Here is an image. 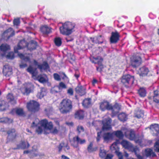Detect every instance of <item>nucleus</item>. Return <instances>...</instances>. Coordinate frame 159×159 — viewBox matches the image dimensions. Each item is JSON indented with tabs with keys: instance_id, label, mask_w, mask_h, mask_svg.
<instances>
[{
	"instance_id": "f257e3e1",
	"label": "nucleus",
	"mask_w": 159,
	"mask_h": 159,
	"mask_svg": "<svg viewBox=\"0 0 159 159\" xmlns=\"http://www.w3.org/2000/svg\"><path fill=\"white\" fill-rule=\"evenodd\" d=\"M35 125L37 126L36 131L39 134L42 133L45 129L50 131L53 127L52 123L51 122H48L46 119L43 120L39 122L38 119H36L35 121L33 122L32 126Z\"/></svg>"
},
{
	"instance_id": "f03ea898",
	"label": "nucleus",
	"mask_w": 159,
	"mask_h": 159,
	"mask_svg": "<svg viewBox=\"0 0 159 159\" xmlns=\"http://www.w3.org/2000/svg\"><path fill=\"white\" fill-rule=\"evenodd\" d=\"M72 107V103L70 100L65 99L60 103L59 110L62 113L66 114L70 111Z\"/></svg>"
},
{
	"instance_id": "7ed1b4c3",
	"label": "nucleus",
	"mask_w": 159,
	"mask_h": 159,
	"mask_svg": "<svg viewBox=\"0 0 159 159\" xmlns=\"http://www.w3.org/2000/svg\"><path fill=\"white\" fill-rule=\"evenodd\" d=\"M75 27V25L70 22H67L62 25L60 28L61 34L64 35H69L71 34Z\"/></svg>"
},
{
	"instance_id": "20e7f679",
	"label": "nucleus",
	"mask_w": 159,
	"mask_h": 159,
	"mask_svg": "<svg viewBox=\"0 0 159 159\" xmlns=\"http://www.w3.org/2000/svg\"><path fill=\"white\" fill-rule=\"evenodd\" d=\"M123 132L125 133V135L126 138L131 140H134L137 143L140 144L142 140L141 139H135V134L134 131L131 129H125Z\"/></svg>"
},
{
	"instance_id": "39448f33",
	"label": "nucleus",
	"mask_w": 159,
	"mask_h": 159,
	"mask_svg": "<svg viewBox=\"0 0 159 159\" xmlns=\"http://www.w3.org/2000/svg\"><path fill=\"white\" fill-rule=\"evenodd\" d=\"M27 107L29 111L32 112L37 111L39 109V103L34 100L30 101L27 103Z\"/></svg>"
},
{
	"instance_id": "423d86ee",
	"label": "nucleus",
	"mask_w": 159,
	"mask_h": 159,
	"mask_svg": "<svg viewBox=\"0 0 159 159\" xmlns=\"http://www.w3.org/2000/svg\"><path fill=\"white\" fill-rule=\"evenodd\" d=\"M134 80V77L129 75H124L121 79V82L126 87H128L129 85L133 84Z\"/></svg>"
},
{
	"instance_id": "0eeeda50",
	"label": "nucleus",
	"mask_w": 159,
	"mask_h": 159,
	"mask_svg": "<svg viewBox=\"0 0 159 159\" xmlns=\"http://www.w3.org/2000/svg\"><path fill=\"white\" fill-rule=\"evenodd\" d=\"M121 144L124 147L134 152L136 154L139 152V149L136 146L134 147L132 144L127 141L123 140Z\"/></svg>"
},
{
	"instance_id": "6e6552de",
	"label": "nucleus",
	"mask_w": 159,
	"mask_h": 159,
	"mask_svg": "<svg viewBox=\"0 0 159 159\" xmlns=\"http://www.w3.org/2000/svg\"><path fill=\"white\" fill-rule=\"evenodd\" d=\"M111 120L110 117L104 119L102 121V129L104 130H108L111 128Z\"/></svg>"
},
{
	"instance_id": "1a4fd4ad",
	"label": "nucleus",
	"mask_w": 159,
	"mask_h": 159,
	"mask_svg": "<svg viewBox=\"0 0 159 159\" xmlns=\"http://www.w3.org/2000/svg\"><path fill=\"white\" fill-rule=\"evenodd\" d=\"M3 73L6 77H9L12 75V69L8 65H6L3 66Z\"/></svg>"
},
{
	"instance_id": "9d476101",
	"label": "nucleus",
	"mask_w": 159,
	"mask_h": 159,
	"mask_svg": "<svg viewBox=\"0 0 159 159\" xmlns=\"http://www.w3.org/2000/svg\"><path fill=\"white\" fill-rule=\"evenodd\" d=\"M14 34V31L11 28H10L4 32L3 34V36L4 39H5V37H7V39H8L11 37L13 36Z\"/></svg>"
},
{
	"instance_id": "9b49d317",
	"label": "nucleus",
	"mask_w": 159,
	"mask_h": 159,
	"mask_svg": "<svg viewBox=\"0 0 159 159\" xmlns=\"http://www.w3.org/2000/svg\"><path fill=\"white\" fill-rule=\"evenodd\" d=\"M7 133L8 134L7 139L9 141L13 140L16 136L15 130L14 129H10L7 131Z\"/></svg>"
},
{
	"instance_id": "f8f14e48",
	"label": "nucleus",
	"mask_w": 159,
	"mask_h": 159,
	"mask_svg": "<svg viewBox=\"0 0 159 159\" xmlns=\"http://www.w3.org/2000/svg\"><path fill=\"white\" fill-rule=\"evenodd\" d=\"M100 109L102 111H104L106 109L111 110L112 106L107 101H103L100 103Z\"/></svg>"
},
{
	"instance_id": "ddd939ff",
	"label": "nucleus",
	"mask_w": 159,
	"mask_h": 159,
	"mask_svg": "<svg viewBox=\"0 0 159 159\" xmlns=\"http://www.w3.org/2000/svg\"><path fill=\"white\" fill-rule=\"evenodd\" d=\"M120 35L119 33L117 32H112L110 38V41L112 43H117L119 40Z\"/></svg>"
},
{
	"instance_id": "4468645a",
	"label": "nucleus",
	"mask_w": 159,
	"mask_h": 159,
	"mask_svg": "<svg viewBox=\"0 0 159 159\" xmlns=\"http://www.w3.org/2000/svg\"><path fill=\"white\" fill-rule=\"evenodd\" d=\"M141 58L140 57H136L131 58V64L134 67L139 66L141 64Z\"/></svg>"
},
{
	"instance_id": "2eb2a0df",
	"label": "nucleus",
	"mask_w": 159,
	"mask_h": 159,
	"mask_svg": "<svg viewBox=\"0 0 159 159\" xmlns=\"http://www.w3.org/2000/svg\"><path fill=\"white\" fill-rule=\"evenodd\" d=\"M21 92L23 94H28L31 92L30 85V84H25L20 89Z\"/></svg>"
},
{
	"instance_id": "dca6fc26",
	"label": "nucleus",
	"mask_w": 159,
	"mask_h": 159,
	"mask_svg": "<svg viewBox=\"0 0 159 159\" xmlns=\"http://www.w3.org/2000/svg\"><path fill=\"white\" fill-rule=\"evenodd\" d=\"M58 151L60 152L61 151L62 148H63L65 152L69 150L70 148L68 143H65L64 142H61L60 143L58 147Z\"/></svg>"
},
{
	"instance_id": "f3484780",
	"label": "nucleus",
	"mask_w": 159,
	"mask_h": 159,
	"mask_svg": "<svg viewBox=\"0 0 159 159\" xmlns=\"http://www.w3.org/2000/svg\"><path fill=\"white\" fill-rule=\"evenodd\" d=\"M120 109V106L118 103H116L112 107L111 110H112L111 116L113 117L116 115L118 112L119 111Z\"/></svg>"
},
{
	"instance_id": "a211bd4d",
	"label": "nucleus",
	"mask_w": 159,
	"mask_h": 159,
	"mask_svg": "<svg viewBox=\"0 0 159 159\" xmlns=\"http://www.w3.org/2000/svg\"><path fill=\"white\" fill-rule=\"evenodd\" d=\"M150 129L152 131L154 135H157L159 134V125L157 124L152 125L150 126Z\"/></svg>"
},
{
	"instance_id": "6ab92c4d",
	"label": "nucleus",
	"mask_w": 159,
	"mask_h": 159,
	"mask_svg": "<svg viewBox=\"0 0 159 159\" xmlns=\"http://www.w3.org/2000/svg\"><path fill=\"white\" fill-rule=\"evenodd\" d=\"M86 88L82 86H78L75 88L76 93L81 96L84 95L86 93Z\"/></svg>"
},
{
	"instance_id": "aec40b11",
	"label": "nucleus",
	"mask_w": 159,
	"mask_h": 159,
	"mask_svg": "<svg viewBox=\"0 0 159 159\" xmlns=\"http://www.w3.org/2000/svg\"><path fill=\"white\" fill-rule=\"evenodd\" d=\"M91 39L92 41L94 43L99 44L103 43L104 42L105 43H106V41H104L103 38L102 37L101 35L95 37L93 38H91Z\"/></svg>"
},
{
	"instance_id": "412c9836",
	"label": "nucleus",
	"mask_w": 159,
	"mask_h": 159,
	"mask_svg": "<svg viewBox=\"0 0 159 159\" xmlns=\"http://www.w3.org/2000/svg\"><path fill=\"white\" fill-rule=\"evenodd\" d=\"M47 76L44 74L40 75L37 76L36 75V77L34 78V79L38 80L39 82L41 83H44L46 81Z\"/></svg>"
},
{
	"instance_id": "4be33fe9",
	"label": "nucleus",
	"mask_w": 159,
	"mask_h": 159,
	"mask_svg": "<svg viewBox=\"0 0 159 159\" xmlns=\"http://www.w3.org/2000/svg\"><path fill=\"white\" fill-rule=\"evenodd\" d=\"M149 71L148 69L145 67H143L139 69V74L140 76H144L147 75Z\"/></svg>"
},
{
	"instance_id": "5701e85b",
	"label": "nucleus",
	"mask_w": 159,
	"mask_h": 159,
	"mask_svg": "<svg viewBox=\"0 0 159 159\" xmlns=\"http://www.w3.org/2000/svg\"><path fill=\"white\" fill-rule=\"evenodd\" d=\"M26 45V42L24 40L20 41L17 47L14 48V52L16 53L18 52V50L22 48Z\"/></svg>"
},
{
	"instance_id": "b1692460",
	"label": "nucleus",
	"mask_w": 159,
	"mask_h": 159,
	"mask_svg": "<svg viewBox=\"0 0 159 159\" xmlns=\"http://www.w3.org/2000/svg\"><path fill=\"white\" fill-rule=\"evenodd\" d=\"M11 113L12 114H16L20 116H22L24 114L23 109L20 108H17L13 109L11 111Z\"/></svg>"
},
{
	"instance_id": "393cba45",
	"label": "nucleus",
	"mask_w": 159,
	"mask_h": 159,
	"mask_svg": "<svg viewBox=\"0 0 159 159\" xmlns=\"http://www.w3.org/2000/svg\"><path fill=\"white\" fill-rule=\"evenodd\" d=\"M37 46V42L35 41L32 40L28 44L27 47L29 50L32 51L35 49Z\"/></svg>"
},
{
	"instance_id": "a878e982",
	"label": "nucleus",
	"mask_w": 159,
	"mask_h": 159,
	"mask_svg": "<svg viewBox=\"0 0 159 159\" xmlns=\"http://www.w3.org/2000/svg\"><path fill=\"white\" fill-rule=\"evenodd\" d=\"M27 70L28 72L32 75V76L33 78L37 75L38 72L36 71V69L34 68L31 66H30Z\"/></svg>"
},
{
	"instance_id": "bb28decb",
	"label": "nucleus",
	"mask_w": 159,
	"mask_h": 159,
	"mask_svg": "<svg viewBox=\"0 0 159 159\" xmlns=\"http://www.w3.org/2000/svg\"><path fill=\"white\" fill-rule=\"evenodd\" d=\"M30 145L28 143L27 141H22L17 146V149H25L29 147Z\"/></svg>"
},
{
	"instance_id": "cd10ccee",
	"label": "nucleus",
	"mask_w": 159,
	"mask_h": 159,
	"mask_svg": "<svg viewBox=\"0 0 159 159\" xmlns=\"http://www.w3.org/2000/svg\"><path fill=\"white\" fill-rule=\"evenodd\" d=\"M40 30L41 32L44 34H48L51 31V28L46 25H44L41 27Z\"/></svg>"
},
{
	"instance_id": "c85d7f7f",
	"label": "nucleus",
	"mask_w": 159,
	"mask_h": 159,
	"mask_svg": "<svg viewBox=\"0 0 159 159\" xmlns=\"http://www.w3.org/2000/svg\"><path fill=\"white\" fill-rule=\"evenodd\" d=\"M135 116L138 118H140L143 117L144 115L143 111L140 109L136 110L134 113Z\"/></svg>"
},
{
	"instance_id": "c756f323",
	"label": "nucleus",
	"mask_w": 159,
	"mask_h": 159,
	"mask_svg": "<svg viewBox=\"0 0 159 159\" xmlns=\"http://www.w3.org/2000/svg\"><path fill=\"white\" fill-rule=\"evenodd\" d=\"M46 94V89L44 88L40 89V90L37 95L38 98L41 99L43 98Z\"/></svg>"
},
{
	"instance_id": "7c9ffc66",
	"label": "nucleus",
	"mask_w": 159,
	"mask_h": 159,
	"mask_svg": "<svg viewBox=\"0 0 159 159\" xmlns=\"http://www.w3.org/2000/svg\"><path fill=\"white\" fill-rule=\"evenodd\" d=\"M57 125L59 126V123L58 122H57L56 123ZM59 126H58V127H52V128L50 130V133L55 134H57L59 131Z\"/></svg>"
},
{
	"instance_id": "2f4dec72",
	"label": "nucleus",
	"mask_w": 159,
	"mask_h": 159,
	"mask_svg": "<svg viewBox=\"0 0 159 159\" xmlns=\"http://www.w3.org/2000/svg\"><path fill=\"white\" fill-rule=\"evenodd\" d=\"M83 106L85 107H89L91 105V99L90 98H86L82 102Z\"/></svg>"
},
{
	"instance_id": "473e14b6",
	"label": "nucleus",
	"mask_w": 159,
	"mask_h": 159,
	"mask_svg": "<svg viewBox=\"0 0 159 159\" xmlns=\"http://www.w3.org/2000/svg\"><path fill=\"white\" fill-rule=\"evenodd\" d=\"M8 107L7 103L3 100L0 99V110L3 111Z\"/></svg>"
},
{
	"instance_id": "72a5a7b5",
	"label": "nucleus",
	"mask_w": 159,
	"mask_h": 159,
	"mask_svg": "<svg viewBox=\"0 0 159 159\" xmlns=\"http://www.w3.org/2000/svg\"><path fill=\"white\" fill-rule=\"evenodd\" d=\"M103 138L105 141L108 140L112 139L113 138V134L108 133H105L103 136Z\"/></svg>"
},
{
	"instance_id": "f704fd0d",
	"label": "nucleus",
	"mask_w": 159,
	"mask_h": 159,
	"mask_svg": "<svg viewBox=\"0 0 159 159\" xmlns=\"http://www.w3.org/2000/svg\"><path fill=\"white\" fill-rule=\"evenodd\" d=\"M84 112L82 110H80L76 112L75 113V116L76 118L81 119L84 117Z\"/></svg>"
},
{
	"instance_id": "c9c22d12",
	"label": "nucleus",
	"mask_w": 159,
	"mask_h": 159,
	"mask_svg": "<svg viewBox=\"0 0 159 159\" xmlns=\"http://www.w3.org/2000/svg\"><path fill=\"white\" fill-rule=\"evenodd\" d=\"M10 49V46L6 44H2L0 46L1 51L3 52H5Z\"/></svg>"
},
{
	"instance_id": "e433bc0d",
	"label": "nucleus",
	"mask_w": 159,
	"mask_h": 159,
	"mask_svg": "<svg viewBox=\"0 0 159 159\" xmlns=\"http://www.w3.org/2000/svg\"><path fill=\"white\" fill-rule=\"evenodd\" d=\"M38 67L41 70H47L49 68L48 64L45 62H43L42 65H38Z\"/></svg>"
},
{
	"instance_id": "4c0bfd02",
	"label": "nucleus",
	"mask_w": 159,
	"mask_h": 159,
	"mask_svg": "<svg viewBox=\"0 0 159 159\" xmlns=\"http://www.w3.org/2000/svg\"><path fill=\"white\" fill-rule=\"evenodd\" d=\"M24 154L30 153V154L31 155V156L33 157H36L39 155L38 152L37 150H35V151H34L33 150L32 151L29 150L25 151L24 152Z\"/></svg>"
},
{
	"instance_id": "58836bf2",
	"label": "nucleus",
	"mask_w": 159,
	"mask_h": 159,
	"mask_svg": "<svg viewBox=\"0 0 159 159\" xmlns=\"http://www.w3.org/2000/svg\"><path fill=\"white\" fill-rule=\"evenodd\" d=\"M145 154L147 157H149L151 155L153 157L155 156V154L153 153L152 150L150 148L147 149L145 150Z\"/></svg>"
},
{
	"instance_id": "ea45409f",
	"label": "nucleus",
	"mask_w": 159,
	"mask_h": 159,
	"mask_svg": "<svg viewBox=\"0 0 159 159\" xmlns=\"http://www.w3.org/2000/svg\"><path fill=\"white\" fill-rule=\"evenodd\" d=\"M138 93L140 96L144 97L146 95V91L144 88H140L138 91Z\"/></svg>"
},
{
	"instance_id": "a19ab883",
	"label": "nucleus",
	"mask_w": 159,
	"mask_h": 159,
	"mask_svg": "<svg viewBox=\"0 0 159 159\" xmlns=\"http://www.w3.org/2000/svg\"><path fill=\"white\" fill-rule=\"evenodd\" d=\"M113 135H115L120 139L122 138L123 136V132L120 130H118L113 132Z\"/></svg>"
},
{
	"instance_id": "79ce46f5",
	"label": "nucleus",
	"mask_w": 159,
	"mask_h": 159,
	"mask_svg": "<svg viewBox=\"0 0 159 159\" xmlns=\"http://www.w3.org/2000/svg\"><path fill=\"white\" fill-rule=\"evenodd\" d=\"M118 118L120 121H126L127 119V116L124 113H122L119 114L118 116Z\"/></svg>"
},
{
	"instance_id": "37998d69",
	"label": "nucleus",
	"mask_w": 159,
	"mask_h": 159,
	"mask_svg": "<svg viewBox=\"0 0 159 159\" xmlns=\"http://www.w3.org/2000/svg\"><path fill=\"white\" fill-rule=\"evenodd\" d=\"M7 98L11 104H14L16 103V101L12 94H9L7 96Z\"/></svg>"
},
{
	"instance_id": "c03bdc74",
	"label": "nucleus",
	"mask_w": 159,
	"mask_h": 159,
	"mask_svg": "<svg viewBox=\"0 0 159 159\" xmlns=\"http://www.w3.org/2000/svg\"><path fill=\"white\" fill-rule=\"evenodd\" d=\"M153 101L156 103L159 102V94L157 92V91H154Z\"/></svg>"
},
{
	"instance_id": "a18cd8bd",
	"label": "nucleus",
	"mask_w": 159,
	"mask_h": 159,
	"mask_svg": "<svg viewBox=\"0 0 159 159\" xmlns=\"http://www.w3.org/2000/svg\"><path fill=\"white\" fill-rule=\"evenodd\" d=\"M19 56L21 59H23L25 61H28L30 62V61L29 57L27 55H23L21 54H19Z\"/></svg>"
},
{
	"instance_id": "49530a36",
	"label": "nucleus",
	"mask_w": 159,
	"mask_h": 159,
	"mask_svg": "<svg viewBox=\"0 0 159 159\" xmlns=\"http://www.w3.org/2000/svg\"><path fill=\"white\" fill-rule=\"evenodd\" d=\"M73 139L75 141H77L78 144V143L82 144L85 142V139H80L78 136L74 137Z\"/></svg>"
},
{
	"instance_id": "de8ad7c7",
	"label": "nucleus",
	"mask_w": 159,
	"mask_h": 159,
	"mask_svg": "<svg viewBox=\"0 0 159 159\" xmlns=\"http://www.w3.org/2000/svg\"><path fill=\"white\" fill-rule=\"evenodd\" d=\"M93 143H91L88 146L87 148V150L89 152H92L93 151H95L97 149L96 148H93Z\"/></svg>"
},
{
	"instance_id": "09e8293b",
	"label": "nucleus",
	"mask_w": 159,
	"mask_h": 159,
	"mask_svg": "<svg viewBox=\"0 0 159 159\" xmlns=\"http://www.w3.org/2000/svg\"><path fill=\"white\" fill-rule=\"evenodd\" d=\"M12 122V120L7 118H4L0 119V123H10Z\"/></svg>"
},
{
	"instance_id": "8fccbe9b",
	"label": "nucleus",
	"mask_w": 159,
	"mask_h": 159,
	"mask_svg": "<svg viewBox=\"0 0 159 159\" xmlns=\"http://www.w3.org/2000/svg\"><path fill=\"white\" fill-rule=\"evenodd\" d=\"M54 41L56 45L57 46H60L61 44V39L59 37L56 38Z\"/></svg>"
},
{
	"instance_id": "3c124183",
	"label": "nucleus",
	"mask_w": 159,
	"mask_h": 159,
	"mask_svg": "<svg viewBox=\"0 0 159 159\" xmlns=\"http://www.w3.org/2000/svg\"><path fill=\"white\" fill-rule=\"evenodd\" d=\"M106 152L103 149H100V150L99 156H100L103 158H104L106 155Z\"/></svg>"
},
{
	"instance_id": "603ef678",
	"label": "nucleus",
	"mask_w": 159,
	"mask_h": 159,
	"mask_svg": "<svg viewBox=\"0 0 159 159\" xmlns=\"http://www.w3.org/2000/svg\"><path fill=\"white\" fill-rule=\"evenodd\" d=\"M118 143L116 142H115L110 147V149L112 151L118 150V149H117L118 148L117 144Z\"/></svg>"
},
{
	"instance_id": "864d4df0",
	"label": "nucleus",
	"mask_w": 159,
	"mask_h": 159,
	"mask_svg": "<svg viewBox=\"0 0 159 159\" xmlns=\"http://www.w3.org/2000/svg\"><path fill=\"white\" fill-rule=\"evenodd\" d=\"M94 61L93 62L95 63H98L99 64L102 61V59L100 57H95L94 58Z\"/></svg>"
},
{
	"instance_id": "5fc2aeb1",
	"label": "nucleus",
	"mask_w": 159,
	"mask_h": 159,
	"mask_svg": "<svg viewBox=\"0 0 159 159\" xmlns=\"http://www.w3.org/2000/svg\"><path fill=\"white\" fill-rule=\"evenodd\" d=\"M58 89H60V91H61L62 89H66V85L63 82H61L60 83L59 85L57 86Z\"/></svg>"
},
{
	"instance_id": "6e6d98bb",
	"label": "nucleus",
	"mask_w": 159,
	"mask_h": 159,
	"mask_svg": "<svg viewBox=\"0 0 159 159\" xmlns=\"http://www.w3.org/2000/svg\"><path fill=\"white\" fill-rule=\"evenodd\" d=\"M154 150L155 151L159 152V140H157L155 143Z\"/></svg>"
},
{
	"instance_id": "4d7b16f0",
	"label": "nucleus",
	"mask_w": 159,
	"mask_h": 159,
	"mask_svg": "<svg viewBox=\"0 0 159 159\" xmlns=\"http://www.w3.org/2000/svg\"><path fill=\"white\" fill-rule=\"evenodd\" d=\"M58 88L57 86L55 87L52 88L51 90L52 92V93H54L60 92L61 91L60 89H58V88Z\"/></svg>"
},
{
	"instance_id": "13d9d810",
	"label": "nucleus",
	"mask_w": 159,
	"mask_h": 159,
	"mask_svg": "<svg viewBox=\"0 0 159 159\" xmlns=\"http://www.w3.org/2000/svg\"><path fill=\"white\" fill-rule=\"evenodd\" d=\"M115 152L117 155L119 159H123V156L122 153L119 151V150H116Z\"/></svg>"
},
{
	"instance_id": "bf43d9fd",
	"label": "nucleus",
	"mask_w": 159,
	"mask_h": 159,
	"mask_svg": "<svg viewBox=\"0 0 159 159\" xmlns=\"http://www.w3.org/2000/svg\"><path fill=\"white\" fill-rule=\"evenodd\" d=\"M13 22L14 25H17L20 23V20L19 18L15 19H14Z\"/></svg>"
},
{
	"instance_id": "052dcab7",
	"label": "nucleus",
	"mask_w": 159,
	"mask_h": 159,
	"mask_svg": "<svg viewBox=\"0 0 159 159\" xmlns=\"http://www.w3.org/2000/svg\"><path fill=\"white\" fill-rule=\"evenodd\" d=\"M7 57L8 58L12 59L14 57V53L13 52H10L8 53L7 55Z\"/></svg>"
},
{
	"instance_id": "680f3d73",
	"label": "nucleus",
	"mask_w": 159,
	"mask_h": 159,
	"mask_svg": "<svg viewBox=\"0 0 159 159\" xmlns=\"http://www.w3.org/2000/svg\"><path fill=\"white\" fill-rule=\"evenodd\" d=\"M77 130L79 133H80L83 132L84 131V129L82 126H78L77 128Z\"/></svg>"
},
{
	"instance_id": "e2e57ef3",
	"label": "nucleus",
	"mask_w": 159,
	"mask_h": 159,
	"mask_svg": "<svg viewBox=\"0 0 159 159\" xmlns=\"http://www.w3.org/2000/svg\"><path fill=\"white\" fill-rule=\"evenodd\" d=\"M54 77L56 80L59 81L60 80V78L59 75L57 73H55L53 75Z\"/></svg>"
},
{
	"instance_id": "0e129e2a",
	"label": "nucleus",
	"mask_w": 159,
	"mask_h": 159,
	"mask_svg": "<svg viewBox=\"0 0 159 159\" xmlns=\"http://www.w3.org/2000/svg\"><path fill=\"white\" fill-rule=\"evenodd\" d=\"M73 141L71 143V145L74 147L77 148L78 147V144L77 141H75L73 139Z\"/></svg>"
},
{
	"instance_id": "69168bd1",
	"label": "nucleus",
	"mask_w": 159,
	"mask_h": 159,
	"mask_svg": "<svg viewBox=\"0 0 159 159\" xmlns=\"http://www.w3.org/2000/svg\"><path fill=\"white\" fill-rule=\"evenodd\" d=\"M67 93L71 95H72L73 94V91L72 89L70 88L67 90Z\"/></svg>"
},
{
	"instance_id": "338daca9",
	"label": "nucleus",
	"mask_w": 159,
	"mask_h": 159,
	"mask_svg": "<svg viewBox=\"0 0 159 159\" xmlns=\"http://www.w3.org/2000/svg\"><path fill=\"white\" fill-rule=\"evenodd\" d=\"M27 66V65L25 63H22L20 65V66L21 68H24Z\"/></svg>"
},
{
	"instance_id": "774afa93",
	"label": "nucleus",
	"mask_w": 159,
	"mask_h": 159,
	"mask_svg": "<svg viewBox=\"0 0 159 159\" xmlns=\"http://www.w3.org/2000/svg\"><path fill=\"white\" fill-rule=\"evenodd\" d=\"M113 157V156L111 154H107L106 157L105 159H111Z\"/></svg>"
}]
</instances>
